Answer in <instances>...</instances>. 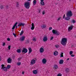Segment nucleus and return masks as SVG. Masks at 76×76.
<instances>
[{
    "label": "nucleus",
    "mask_w": 76,
    "mask_h": 76,
    "mask_svg": "<svg viewBox=\"0 0 76 76\" xmlns=\"http://www.w3.org/2000/svg\"><path fill=\"white\" fill-rule=\"evenodd\" d=\"M67 39L66 38H63L61 41V43L63 45H65L66 44V42H67Z\"/></svg>",
    "instance_id": "f257e3e1"
},
{
    "label": "nucleus",
    "mask_w": 76,
    "mask_h": 76,
    "mask_svg": "<svg viewBox=\"0 0 76 76\" xmlns=\"http://www.w3.org/2000/svg\"><path fill=\"white\" fill-rule=\"evenodd\" d=\"M52 33H53L54 35H57V36L60 35V34L58 31L54 29L52 30Z\"/></svg>",
    "instance_id": "f03ea898"
},
{
    "label": "nucleus",
    "mask_w": 76,
    "mask_h": 76,
    "mask_svg": "<svg viewBox=\"0 0 76 76\" xmlns=\"http://www.w3.org/2000/svg\"><path fill=\"white\" fill-rule=\"evenodd\" d=\"M30 4H29V1H27L26 2L25 4H24V6L25 7L26 9H29V7H30Z\"/></svg>",
    "instance_id": "7ed1b4c3"
},
{
    "label": "nucleus",
    "mask_w": 76,
    "mask_h": 76,
    "mask_svg": "<svg viewBox=\"0 0 76 76\" xmlns=\"http://www.w3.org/2000/svg\"><path fill=\"white\" fill-rule=\"evenodd\" d=\"M66 16H69L72 17V12L71 11L67 12L66 14Z\"/></svg>",
    "instance_id": "20e7f679"
},
{
    "label": "nucleus",
    "mask_w": 76,
    "mask_h": 76,
    "mask_svg": "<svg viewBox=\"0 0 76 76\" xmlns=\"http://www.w3.org/2000/svg\"><path fill=\"white\" fill-rule=\"evenodd\" d=\"M28 52V49L24 48H23L22 50V53H26Z\"/></svg>",
    "instance_id": "39448f33"
},
{
    "label": "nucleus",
    "mask_w": 76,
    "mask_h": 76,
    "mask_svg": "<svg viewBox=\"0 0 76 76\" xmlns=\"http://www.w3.org/2000/svg\"><path fill=\"white\" fill-rule=\"evenodd\" d=\"M25 25V23H19V25H18V27H19V26H24Z\"/></svg>",
    "instance_id": "423d86ee"
},
{
    "label": "nucleus",
    "mask_w": 76,
    "mask_h": 76,
    "mask_svg": "<svg viewBox=\"0 0 76 76\" xmlns=\"http://www.w3.org/2000/svg\"><path fill=\"white\" fill-rule=\"evenodd\" d=\"M12 59L10 58H9L7 60L8 63H12Z\"/></svg>",
    "instance_id": "0eeeda50"
},
{
    "label": "nucleus",
    "mask_w": 76,
    "mask_h": 76,
    "mask_svg": "<svg viewBox=\"0 0 76 76\" xmlns=\"http://www.w3.org/2000/svg\"><path fill=\"white\" fill-rule=\"evenodd\" d=\"M73 26H71L70 27H69L68 28V31H70L73 29Z\"/></svg>",
    "instance_id": "6e6552de"
},
{
    "label": "nucleus",
    "mask_w": 76,
    "mask_h": 76,
    "mask_svg": "<svg viewBox=\"0 0 76 76\" xmlns=\"http://www.w3.org/2000/svg\"><path fill=\"white\" fill-rule=\"evenodd\" d=\"M36 62V61L34 59H32L31 61V64H35Z\"/></svg>",
    "instance_id": "1a4fd4ad"
},
{
    "label": "nucleus",
    "mask_w": 76,
    "mask_h": 76,
    "mask_svg": "<svg viewBox=\"0 0 76 76\" xmlns=\"http://www.w3.org/2000/svg\"><path fill=\"white\" fill-rule=\"evenodd\" d=\"M25 37L24 36H22L20 38V40L21 41H23L25 40Z\"/></svg>",
    "instance_id": "9d476101"
},
{
    "label": "nucleus",
    "mask_w": 76,
    "mask_h": 76,
    "mask_svg": "<svg viewBox=\"0 0 76 76\" xmlns=\"http://www.w3.org/2000/svg\"><path fill=\"white\" fill-rule=\"evenodd\" d=\"M18 23V22H16V23H15L14 24V25L13 26V27L12 28V29H15V27H16Z\"/></svg>",
    "instance_id": "9b49d317"
},
{
    "label": "nucleus",
    "mask_w": 76,
    "mask_h": 76,
    "mask_svg": "<svg viewBox=\"0 0 76 76\" xmlns=\"http://www.w3.org/2000/svg\"><path fill=\"white\" fill-rule=\"evenodd\" d=\"M42 62L43 64H45L47 63V60L45 58H44L42 60Z\"/></svg>",
    "instance_id": "f8f14e48"
},
{
    "label": "nucleus",
    "mask_w": 76,
    "mask_h": 76,
    "mask_svg": "<svg viewBox=\"0 0 76 76\" xmlns=\"http://www.w3.org/2000/svg\"><path fill=\"white\" fill-rule=\"evenodd\" d=\"M31 25L32 27L31 28V30H34L35 28V26H34V23H32L31 24Z\"/></svg>",
    "instance_id": "ddd939ff"
},
{
    "label": "nucleus",
    "mask_w": 76,
    "mask_h": 76,
    "mask_svg": "<svg viewBox=\"0 0 76 76\" xmlns=\"http://www.w3.org/2000/svg\"><path fill=\"white\" fill-rule=\"evenodd\" d=\"M44 51V49L43 48H40V53H43Z\"/></svg>",
    "instance_id": "4468645a"
},
{
    "label": "nucleus",
    "mask_w": 76,
    "mask_h": 76,
    "mask_svg": "<svg viewBox=\"0 0 76 76\" xmlns=\"http://www.w3.org/2000/svg\"><path fill=\"white\" fill-rule=\"evenodd\" d=\"M28 50H29L28 54H31V52L32 51V49L31 48H28Z\"/></svg>",
    "instance_id": "2eb2a0df"
},
{
    "label": "nucleus",
    "mask_w": 76,
    "mask_h": 76,
    "mask_svg": "<svg viewBox=\"0 0 76 76\" xmlns=\"http://www.w3.org/2000/svg\"><path fill=\"white\" fill-rule=\"evenodd\" d=\"M47 37L46 36H45L44 37L43 39V40L44 42H45V41H47Z\"/></svg>",
    "instance_id": "dca6fc26"
},
{
    "label": "nucleus",
    "mask_w": 76,
    "mask_h": 76,
    "mask_svg": "<svg viewBox=\"0 0 76 76\" xmlns=\"http://www.w3.org/2000/svg\"><path fill=\"white\" fill-rule=\"evenodd\" d=\"M64 62V60L63 59L60 60L59 61V64H63V63Z\"/></svg>",
    "instance_id": "f3484780"
},
{
    "label": "nucleus",
    "mask_w": 76,
    "mask_h": 76,
    "mask_svg": "<svg viewBox=\"0 0 76 76\" xmlns=\"http://www.w3.org/2000/svg\"><path fill=\"white\" fill-rule=\"evenodd\" d=\"M70 17L68 16H67V17H66L65 19V20H69V19H70Z\"/></svg>",
    "instance_id": "a211bd4d"
},
{
    "label": "nucleus",
    "mask_w": 76,
    "mask_h": 76,
    "mask_svg": "<svg viewBox=\"0 0 76 76\" xmlns=\"http://www.w3.org/2000/svg\"><path fill=\"white\" fill-rule=\"evenodd\" d=\"M38 71H37V70H34L33 72V73L34 74H37Z\"/></svg>",
    "instance_id": "6ab92c4d"
},
{
    "label": "nucleus",
    "mask_w": 76,
    "mask_h": 76,
    "mask_svg": "<svg viewBox=\"0 0 76 76\" xmlns=\"http://www.w3.org/2000/svg\"><path fill=\"white\" fill-rule=\"evenodd\" d=\"M40 4H41L42 6H44V5H45V3L44 1H41L40 2Z\"/></svg>",
    "instance_id": "aec40b11"
},
{
    "label": "nucleus",
    "mask_w": 76,
    "mask_h": 76,
    "mask_svg": "<svg viewBox=\"0 0 76 76\" xmlns=\"http://www.w3.org/2000/svg\"><path fill=\"white\" fill-rule=\"evenodd\" d=\"M54 56H56L58 55V52L57 51H55L54 53Z\"/></svg>",
    "instance_id": "412c9836"
},
{
    "label": "nucleus",
    "mask_w": 76,
    "mask_h": 76,
    "mask_svg": "<svg viewBox=\"0 0 76 76\" xmlns=\"http://www.w3.org/2000/svg\"><path fill=\"white\" fill-rule=\"evenodd\" d=\"M47 26L46 25H43V26H41V28H42V29H44V28H46Z\"/></svg>",
    "instance_id": "4be33fe9"
},
{
    "label": "nucleus",
    "mask_w": 76,
    "mask_h": 76,
    "mask_svg": "<svg viewBox=\"0 0 76 76\" xmlns=\"http://www.w3.org/2000/svg\"><path fill=\"white\" fill-rule=\"evenodd\" d=\"M1 66L2 67V68H1L2 69H4L5 67H6L4 66V64L1 65Z\"/></svg>",
    "instance_id": "5701e85b"
},
{
    "label": "nucleus",
    "mask_w": 76,
    "mask_h": 76,
    "mask_svg": "<svg viewBox=\"0 0 76 76\" xmlns=\"http://www.w3.org/2000/svg\"><path fill=\"white\" fill-rule=\"evenodd\" d=\"M17 52L18 53H20L21 52V49H18L17 50Z\"/></svg>",
    "instance_id": "b1692460"
},
{
    "label": "nucleus",
    "mask_w": 76,
    "mask_h": 76,
    "mask_svg": "<svg viewBox=\"0 0 76 76\" xmlns=\"http://www.w3.org/2000/svg\"><path fill=\"white\" fill-rule=\"evenodd\" d=\"M69 70H69V68H67L65 69V71H66V73H68V72H69Z\"/></svg>",
    "instance_id": "393cba45"
},
{
    "label": "nucleus",
    "mask_w": 76,
    "mask_h": 76,
    "mask_svg": "<svg viewBox=\"0 0 76 76\" xmlns=\"http://www.w3.org/2000/svg\"><path fill=\"white\" fill-rule=\"evenodd\" d=\"M11 67V66L10 65H8L7 66V69H9Z\"/></svg>",
    "instance_id": "a878e982"
},
{
    "label": "nucleus",
    "mask_w": 76,
    "mask_h": 76,
    "mask_svg": "<svg viewBox=\"0 0 76 76\" xmlns=\"http://www.w3.org/2000/svg\"><path fill=\"white\" fill-rule=\"evenodd\" d=\"M37 3V1L36 0H34L33 1V5H34L36 4V3Z\"/></svg>",
    "instance_id": "bb28decb"
},
{
    "label": "nucleus",
    "mask_w": 76,
    "mask_h": 76,
    "mask_svg": "<svg viewBox=\"0 0 76 76\" xmlns=\"http://www.w3.org/2000/svg\"><path fill=\"white\" fill-rule=\"evenodd\" d=\"M23 31L22 30L21 32V33H20V36H22V35H23Z\"/></svg>",
    "instance_id": "cd10ccee"
},
{
    "label": "nucleus",
    "mask_w": 76,
    "mask_h": 76,
    "mask_svg": "<svg viewBox=\"0 0 76 76\" xmlns=\"http://www.w3.org/2000/svg\"><path fill=\"white\" fill-rule=\"evenodd\" d=\"M54 68L55 69H58V66L55 65L54 66Z\"/></svg>",
    "instance_id": "c85d7f7f"
},
{
    "label": "nucleus",
    "mask_w": 76,
    "mask_h": 76,
    "mask_svg": "<svg viewBox=\"0 0 76 76\" xmlns=\"http://www.w3.org/2000/svg\"><path fill=\"white\" fill-rule=\"evenodd\" d=\"M3 69L4 71H5V72H6V71L7 70V69L6 67H5V68H4V69Z\"/></svg>",
    "instance_id": "c756f323"
},
{
    "label": "nucleus",
    "mask_w": 76,
    "mask_h": 76,
    "mask_svg": "<svg viewBox=\"0 0 76 76\" xmlns=\"http://www.w3.org/2000/svg\"><path fill=\"white\" fill-rule=\"evenodd\" d=\"M60 55L61 56V57H63V53H61V54Z\"/></svg>",
    "instance_id": "7c9ffc66"
},
{
    "label": "nucleus",
    "mask_w": 76,
    "mask_h": 76,
    "mask_svg": "<svg viewBox=\"0 0 76 76\" xmlns=\"http://www.w3.org/2000/svg\"><path fill=\"white\" fill-rule=\"evenodd\" d=\"M33 41H37V39H36L35 38L33 37Z\"/></svg>",
    "instance_id": "2f4dec72"
},
{
    "label": "nucleus",
    "mask_w": 76,
    "mask_h": 76,
    "mask_svg": "<svg viewBox=\"0 0 76 76\" xmlns=\"http://www.w3.org/2000/svg\"><path fill=\"white\" fill-rule=\"evenodd\" d=\"M55 47H56V48H59V47H60V46H59V45H56Z\"/></svg>",
    "instance_id": "473e14b6"
},
{
    "label": "nucleus",
    "mask_w": 76,
    "mask_h": 76,
    "mask_svg": "<svg viewBox=\"0 0 76 76\" xmlns=\"http://www.w3.org/2000/svg\"><path fill=\"white\" fill-rule=\"evenodd\" d=\"M20 64H21V62H18L17 63V65H18V66H20Z\"/></svg>",
    "instance_id": "72a5a7b5"
},
{
    "label": "nucleus",
    "mask_w": 76,
    "mask_h": 76,
    "mask_svg": "<svg viewBox=\"0 0 76 76\" xmlns=\"http://www.w3.org/2000/svg\"><path fill=\"white\" fill-rule=\"evenodd\" d=\"M73 54V51H70L69 52V54L70 55H72Z\"/></svg>",
    "instance_id": "f704fd0d"
},
{
    "label": "nucleus",
    "mask_w": 76,
    "mask_h": 76,
    "mask_svg": "<svg viewBox=\"0 0 76 76\" xmlns=\"http://www.w3.org/2000/svg\"><path fill=\"white\" fill-rule=\"evenodd\" d=\"M72 23H76V21H75V20H72Z\"/></svg>",
    "instance_id": "c9c22d12"
},
{
    "label": "nucleus",
    "mask_w": 76,
    "mask_h": 76,
    "mask_svg": "<svg viewBox=\"0 0 76 76\" xmlns=\"http://www.w3.org/2000/svg\"><path fill=\"white\" fill-rule=\"evenodd\" d=\"M42 14L43 15H44V14H45V11H43Z\"/></svg>",
    "instance_id": "e433bc0d"
},
{
    "label": "nucleus",
    "mask_w": 76,
    "mask_h": 76,
    "mask_svg": "<svg viewBox=\"0 0 76 76\" xmlns=\"http://www.w3.org/2000/svg\"><path fill=\"white\" fill-rule=\"evenodd\" d=\"M13 35H14L15 37V38H16V35L15 34V33H13Z\"/></svg>",
    "instance_id": "4c0bfd02"
},
{
    "label": "nucleus",
    "mask_w": 76,
    "mask_h": 76,
    "mask_svg": "<svg viewBox=\"0 0 76 76\" xmlns=\"http://www.w3.org/2000/svg\"><path fill=\"white\" fill-rule=\"evenodd\" d=\"M10 47H11V46L9 45L8 46V50H10Z\"/></svg>",
    "instance_id": "58836bf2"
},
{
    "label": "nucleus",
    "mask_w": 76,
    "mask_h": 76,
    "mask_svg": "<svg viewBox=\"0 0 76 76\" xmlns=\"http://www.w3.org/2000/svg\"><path fill=\"white\" fill-rule=\"evenodd\" d=\"M52 29V27H49V31H50V30H51Z\"/></svg>",
    "instance_id": "ea45409f"
},
{
    "label": "nucleus",
    "mask_w": 76,
    "mask_h": 76,
    "mask_svg": "<svg viewBox=\"0 0 76 76\" xmlns=\"http://www.w3.org/2000/svg\"><path fill=\"white\" fill-rule=\"evenodd\" d=\"M6 45V44L4 42L3 43V44H2V45L3 46H4Z\"/></svg>",
    "instance_id": "a19ab883"
},
{
    "label": "nucleus",
    "mask_w": 76,
    "mask_h": 76,
    "mask_svg": "<svg viewBox=\"0 0 76 76\" xmlns=\"http://www.w3.org/2000/svg\"><path fill=\"white\" fill-rule=\"evenodd\" d=\"M38 11H39V13H40L41 12V9H38Z\"/></svg>",
    "instance_id": "79ce46f5"
},
{
    "label": "nucleus",
    "mask_w": 76,
    "mask_h": 76,
    "mask_svg": "<svg viewBox=\"0 0 76 76\" xmlns=\"http://www.w3.org/2000/svg\"><path fill=\"white\" fill-rule=\"evenodd\" d=\"M7 41H10V39L9 38H7Z\"/></svg>",
    "instance_id": "37998d69"
},
{
    "label": "nucleus",
    "mask_w": 76,
    "mask_h": 76,
    "mask_svg": "<svg viewBox=\"0 0 76 76\" xmlns=\"http://www.w3.org/2000/svg\"><path fill=\"white\" fill-rule=\"evenodd\" d=\"M61 19V17H60L59 18H58V19L57 20H60V19Z\"/></svg>",
    "instance_id": "c03bdc74"
},
{
    "label": "nucleus",
    "mask_w": 76,
    "mask_h": 76,
    "mask_svg": "<svg viewBox=\"0 0 76 76\" xmlns=\"http://www.w3.org/2000/svg\"><path fill=\"white\" fill-rule=\"evenodd\" d=\"M0 9H3V6H0Z\"/></svg>",
    "instance_id": "a18cd8bd"
},
{
    "label": "nucleus",
    "mask_w": 76,
    "mask_h": 76,
    "mask_svg": "<svg viewBox=\"0 0 76 76\" xmlns=\"http://www.w3.org/2000/svg\"><path fill=\"white\" fill-rule=\"evenodd\" d=\"M8 7H9V6L8 5H7L6 6V9H8Z\"/></svg>",
    "instance_id": "49530a36"
},
{
    "label": "nucleus",
    "mask_w": 76,
    "mask_h": 76,
    "mask_svg": "<svg viewBox=\"0 0 76 76\" xmlns=\"http://www.w3.org/2000/svg\"><path fill=\"white\" fill-rule=\"evenodd\" d=\"M54 37H51L50 38V40H53Z\"/></svg>",
    "instance_id": "de8ad7c7"
},
{
    "label": "nucleus",
    "mask_w": 76,
    "mask_h": 76,
    "mask_svg": "<svg viewBox=\"0 0 76 76\" xmlns=\"http://www.w3.org/2000/svg\"><path fill=\"white\" fill-rule=\"evenodd\" d=\"M71 57H75V55H71Z\"/></svg>",
    "instance_id": "09e8293b"
},
{
    "label": "nucleus",
    "mask_w": 76,
    "mask_h": 76,
    "mask_svg": "<svg viewBox=\"0 0 76 76\" xmlns=\"http://www.w3.org/2000/svg\"><path fill=\"white\" fill-rule=\"evenodd\" d=\"M65 18V15H64L63 17V19H64V18Z\"/></svg>",
    "instance_id": "8fccbe9b"
},
{
    "label": "nucleus",
    "mask_w": 76,
    "mask_h": 76,
    "mask_svg": "<svg viewBox=\"0 0 76 76\" xmlns=\"http://www.w3.org/2000/svg\"><path fill=\"white\" fill-rule=\"evenodd\" d=\"M29 40H26V41L27 42V43H29Z\"/></svg>",
    "instance_id": "3c124183"
},
{
    "label": "nucleus",
    "mask_w": 76,
    "mask_h": 76,
    "mask_svg": "<svg viewBox=\"0 0 76 76\" xmlns=\"http://www.w3.org/2000/svg\"><path fill=\"white\" fill-rule=\"evenodd\" d=\"M24 72H22V74H23H23H24Z\"/></svg>",
    "instance_id": "603ef678"
},
{
    "label": "nucleus",
    "mask_w": 76,
    "mask_h": 76,
    "mask_svg": "<svg viewBox=\"0 0 76 76\" xmlns=\"http://www.w3.org/2000/svg\"><path fill=\"white\" fill-rule=\"evenodd\" d=\"M19 58H20V59H22V57H21Z\"/></svg>",
    "instance_id": "864d4df0"
},
{
    "label": "nucleus",
    "mask_w": 76,
    "mask_h": 76,
    "mask_svg": "<svg viewBox=\"0 0 76 76\" xmlns=\"http://www.w3.org/2000/svg\"><path fill=\"white\" fill-rule=\"evenodd\" d=\"M12 57L13 58H15V56H13Z\"/></svg>",
    "instance_id": "5fc2aeb1"
},
{
    "label": "nucleus",
    "mask_w": 76,
    "mask_h": 76,
    "mask_svg": "<svg viewBox=\"0 0 76 76\" xmlns=\"http://www.w3.org/2000/svg\"><path fill=\"white\" fill-rule=\"evenodd\" d=\"M20 58H18V60H20Z\"/></svg>",
    "instance_id": "6e6d98bb"
},
{
    "label": "nucleus",
    "mask_w": 76,
    "mask_h": 76,
    "mask_svg": "<svg viewBox=\"0 0 76 76\" xmlns=\"http://www.w3.org/2000/svg\"><path fill=\"white\" fill-rule=\"evenodd\" d=\"M17 5H19V3L18 2H17Z\"/></svg>",
    "instance_id": "4d7b16f0"
},
{
    "label": "nucleus",
    "mask_w": 76,
    "mask_h": 76,
    "mask_svg": "<svg viewBox=\"0 0 76 76\" xmlns=\"http://www.w3.org/2000/svg\"><path fill=\"white\" fill-rule=\"evenodd\" d=\"M67 61L69 60V58H68L67 59Z\"/></svg>",
    "instance_id": "13d9d810"
},
{
    "label": "nucleus",
    "mask_w": 76,
    "mask_h": 76,
    "mask_svg": "<svg viewBox=\"0 0 76 76\" xmlns=\"http://www.w3.org/2000/svg\"><path fill=\"white\" fill-rule=\"evenodd\" d=\"M41 0V1H43L44 0Z\"/></svg>",
    "instance_id": "bf43d9fd"
},
{
    "label": "nucleus",
    "mask_w": 76,
    "mask_h": 76,
    "mask_svg": "<svg viewBox=\"0 0 76 76\" xmlns=\"http://www.w3.org/2000/svg\"><path fill=\"white\" fill-rule=\"evenodd\" d=\"M55 4H56V5L58 4V3H56Z\"/></svg>",
    "instance_id": "052dcab7"
},
{
    "label": "nucleus",
    "mask_w": 76,
    "mask_h": 76,
    "mask_svg": "<svg viewBox=\"0 0 76 76\" xmlns=\"http://www.w3.org/2000/svg\"><path fill=\"white\" fill-rule=\"evenodd\" d=\"M16 7H18L19 6H18V5H16Z\"/></svg>",
    "instance_id": "680f3d73"
},
{
    "label": "nucleus",
    "mask_w": 76,
    "mask_h": 76,
    "mask_svg": "<svg viewBox=\"0 0 76 76\" xmlns=\"http://www.w3.org/2000/svg\"><path fill=\"white\" fill-rule=\"evenodd\" d=\"M0 61H1V57L0 56Z\"/></svg>",
    "instance_id": "e2e57ef3"
},
{
    "label": "nucleus",
    "mask_w": 76,
    "mask_h": 76,
    "mask_svg": "<svg viewBox=\"0 0 76 76\" xmlns=\"http://www.w3.org/2000/svg\"><path fill=\"white\" fill-rule=\"evenodd\" d=\"M73 47V45H72V47Z\"/></svg>",
    "instance_id": "0e129e2a"
},
{
    "label": "nucleus",
    "mask_w": 76,
    "mask_h": 76,
    "mask_svg": "<svg viewBox=\"0 0 76 76\" xmlns=\"http://www.w3.org/2000/svg\"><path fill=\"white\" fill-rule=\"evenodd\" d=\"M16 28H18V26H16Z\"/></svg>",
    "instance_id": "69168bd1"
},
{
    "label": "nucleus",
    "mask_w": 76,
    "mask_h": 76,
    "mask_svg": "<svg viewBox=\"0 0 76 76\" xmlns=\"http://www.w3.org/2000/svg\"><path fill=\"white\" fill-rule=\"evenodd\" d=\"M28 1H31V0H28Z\"/></svg>",
    "instance_id": "338daca9"
},
{
    "label": "nucleus",
    "mask_w": 76,
    "mask_h": 76,
    "mask_svg": "<svg viewBox=\"0 0 76 76\" xmlns=\"http://www.w3.org/2000/svg\"><path fill=\"white\" fill-rule=\"evenodd\" d=\"M15 69H14L13 70V71H15Z\"/></svg>",
    "instance_id": "774afa93"
}]
</instances>
